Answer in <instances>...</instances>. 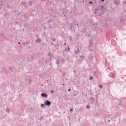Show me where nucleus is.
Masks as SVG:
<instances>
[{
    "label": "nucleus",
    "instance_id": "f3484780",
    "mask_svg": "<svg viewBox=\"0 0 126 126\" xmlns=\"http://www.w3.org/2000/svg\"><path fill=\"white\" fill-rule=\"evenodd\" d=\"M105 0H101V1H104Z\"/></svg>",
    "mask_w": 126,
    "mask_h": 126
},
{
    "label": "nucleus",
    "instance_id": "9d476101",
    "mask_svg": "<svg viewBox=\"0 0 126 126\" xmlns=\"http://www.w3.org/2000/svg\"><path fill=\"white\" fill-rule=\"evenodd\" d=\"M9 70H10V71H13V70L12 69V67L9 68Z\"/></svg>",
    "mask_w": 126,
    "mask_h": 126
},
{
    "label": "nucleus",
    "instance_id": "5701e85b",
    "mask_svg": "<svg viewBox=\"0 0 126 126\" xmlns=\"http://www.w3.org/2000/svg\"><path fill=\"white\" fill-rule=\"evenodd\" d=\"M108 122H110V120H109V121H108Z\"/></svg>",
    "mask_w": 126,
    "mask_h": 126
},
{
    "label": "nucleus",
    "instance_id": "7ed1b4c3",
    "mask_svg": "<svg viewBox=\"0 0 126 126\" xmlns=\"http://www.w3.org/2000/svg\"><path fill=\"white\" fill-rule=\"evenodd\" d=\"M114 3H115V4H119V3H120V1L119 0H115Z\"/></svg>",
    "mask_w": 126,
    "mask_h": 126
},
{
    "label": "nucleus",
    "instance_id": "423d86ee",
    "mask_svg": "<svg viewBox=\"0 0 126 126\" xmlns=\"http://www.w3.org/2000/svg\"><path fill=\"white\" fill-rule=\"evenodd\" d=\"M6 112L7 113H9V112H10V109H9V108H6Z\"/></svg>",
    "mask_w": 126,
    "mask_h": 126
},
{
    "label": "nucleus",
    "instance_id": "4468645a",
    "mask_svg": "<svg viewBox=\"0 0 126 126\" xmlns=\"http://www.w3.org/2000/svg\"><path fill=\"white\" fill-rule=\"evenodd\" d=\"M99 87L100 88H102V85H99Z\"/></svg>",
    "mask_w": 126,
    "mask_h": 126
},
{
    "label": "nucleus",
    "instance_id": "f03ea898",
    "mask_svg": "<svg viewBox=\"0 0 126 126\" xmlns=\"http://www.w3.org/2000/svg\"><path fill=\"white\" fill-rule=\"evenodd\" d=\"M79 53H80L79 48H78L77 50H75V54H76V55H78Z\"/></svg>",
    "mask_w": 126,
    "mask_h": 126
},
{
    "label": "nucleus",
    "instance_id": "a211bd4d",
    "mask_svg": "<svg viewBox=\"0 0 126 126\" xmlns=\"http://www.w3.org/2000/svg\"><path fill=\"white\" fill-rule=\"evenodd\" d=\"M91 100H93V98H91Z\"/></svg>",
    "mask_w": 126,
    "mask_h": 126
},
{
    "label": "nucleus",
    "instance_id": "ddd939ff",
    "mask_svg": "<svg viewBox=\"0 0 126 126\" xmlns=\"http://www.w3.org/2000/svg\"><path fill=\"white\" fill-rule=\"evenodd\" d=\"M51 93H52V94H53V93H54V91H53V90L51 91Z\"/></svg>",
    "mask_w": 126,
    "mask_h": 126
},
{
    "label": "nucleus",
    "instance_id": "2eb2a0df",
    "mask_svg": "<svg viewBox=\"0 0 126 126\" xmlns=\"http://www.w3.org/2000/svg\"><path fill=\"white\" fill-rule=\"evenodd\" d=\"M68 91L69 92H70L71 90H70V89H68Z\"/></svg>",
    "mask_w": 126,
    "mask_h": 126
},
{
    "label": "nucleus",
    "instance_id": "0eeeda50",
    "mask_svg": "<svg viewBox=\"0 0 126 126\" xmlns=\"http://www.w3.org/2000/svg\"><path fill=\"white\" fill-rule=\"evenodd\" d=\"M89 79H90V80H93V76H90V78H89Z\"/></svg>",
    "mask_w": 126,
    "mask_h": 126
},
{
    "label": "nucleus",
    "instance_id": "dca6fc26",
    "mask_svg": "<svg viewBox=\"0 0 126 126\" xmlns=\"http://www.w3.org/2000/svg\"><path fill=\"white\" fill-rule=\"evenodd\" d=\"M89 3L92 4V3H93V2H89Z\"/></svg>",
    "mask_w": 126,
    "mask_h": 126
},
{
    "label": "nucleus",
    "instance_id": "b1692460",
    "mask_svg": "<svg viewBox=\"0 0 126 126\" xmlns=\"http://www.w3.org/2000/svg\"><path fill=\"white\" fill-rule=\"evenodd\" d=\"M68 49H69V47H68Z\"/></svg>",
    "mask_w": 126,
    "mask_h": 126
},
{
    "label": "nucleus",
    "instance_id": "1a4fd4ad",
    "mask_svg": "<svg viewBox=\"0 0 126 126\" xmlns=\"http://www.w3.org/2000/svg\"><path fill=\"white\" fill-rule=\"evenodd\" d=\"M87 109H90V105H87Z\"/></svg>",
    "mask_w": 126,
    "mask_h": 126
},
{
    "label": "nucleus",
    "instance_id": "6e6552de",
    "mask_svg": "<svg viewBox=\"0 0 126 126\" xmlns=\"http://www.w3.org/2000/svg\"><path fill=\"white\" fill-rule=\"evenodd\" d=\"M45 105V104H41V108H44V106Z\"/></svg>",
    "mask_w": 126,
    "mask_h": 126
},
{
    "label": "nucleus",
    "instance_id": "9b49d317",
    "mask_svg": "<svg viewBox=\"0 0 126 126\" xmlns=\"http://www.w3.org/2000/svg\"><path fill=\"white\" fill-rule=\"evenodd\" d=\"M73 110V109H71L70 110V113H72V111Z\"/></svg>",
    "mask_w": 126,
    "mask_h": 126
},
{
    "label": "nucleus",
    "instance_id": "412c9836",
    "mask_svg": "<svg viewBox=\"0 0 126 126\" xmlns=\"http://www.w3.org/2000/svg\"><path fill=\"white\" fill-rule=\"evenodd\" d=\"M25 42H24V45H25Z\"/></svg>",
    "mask_w": 126,
    "mask_h": 126
},
{
    "label": "nucleus",
    "instance_id": "f8f14e48",
    "mask_svg": "<svg viewBox=\"0 0 126 126\" xmlns=\"http://www.w3.org/2000/svg\"><path fill=\"white\" fill-rule=\"evenodd\" d=\"M80 58H82L83 60H84V56H80Z\"/></svg>",
    "mask_w": 126,
    "mask_h": 126
},
{
    "label": "nucleus",
    "instance_id": "4be33fe9",
    "mask_svg": "<svg viewBox=\"0 0 126 126\" xmlns=\"http://www.w3.org/2000/svg\"><path fill=\"white\" fill-rule=\"evenodd\" d=\"M63 85H64V84H63Z\"/></svg>",
    "mask_w": 126,
    "mask_h": 126
},
{
    "label": "nucleus",
    "instance_id": "20e7f679",
    "mask_svg": "<svg viewBox=\"0 0 126 126\" xmlns=\"http://www.w3.org/2000/svg\"><path fill=\"white\" fill-rule=\"evenodd\" d=\"M41 96L42 97H44L45 98H47V97H48V95H47V94H41Z\"/></svg>",
    "mask_w": 126,
    "mask_h": 126
},
{
    "label": "nucleus",
    "instance_id": "f257e3e1",
    "mask_svg": "<svg viewBox=\"0 0 126 126\" xmlns=\"http://www.w3.org/2000/svg\"><path fill=\"white\" fill-rule=\"evenodd\" d=\"M44 106H47L48 107H50L51 106V102L49 100H46L44 102Z\"/></svg>",
    "mask_w": 126,
    "mask_h": 126
},
{
    "label": "nucleus",
    "instance_id": "aec40b11",
    "mask_svg": "<svg viewBox=\"0 0 126 126\" xmlns=\"http://www.w3.org/2000/svg\"><path fill=\"white\" fill-rule=\"evenodd\" d=\"M18 44L20 45V42H18Z\"/></svg>",
    "mask_w": 126,
    "mask_h": 126
},
{
    "label": "nucleus",
    "instance_id": "39448f33",
    "mask_svg": "<svg viewBox=\"0 0 126 126\" xmlns=\"http://www.w3.org/2000/svg\"><path fill=\"white\" fill-rule=\"evenodd\" d=\"M35 42H36V43H40V42H41V39H40V38H37Z\"/></svg>",
    "mask_w": 126,
    "mask_h": 126
},
{
    "label": "nucleus",
    "instance_id": "6ab92c4d",
    "mask_svg": "<svg viewBox=\"0 0 126 126\" xmlns=\"http://www.w3.org/2000/svg\"><path fill=\"white\" fill-rule=\"evenodd\" d=\"M96 10H95V12H94V13H96Z\"/></svg>",
    "mask_w": 126,
    "mask_h": 126
}]
</instances>
